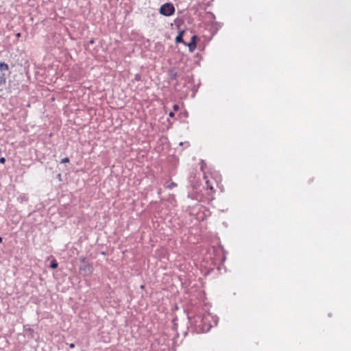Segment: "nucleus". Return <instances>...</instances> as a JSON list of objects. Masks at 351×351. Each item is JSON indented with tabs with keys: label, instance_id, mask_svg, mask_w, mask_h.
<instances>
[{
	"label": "nucleus",
	"instance_id": "obj_14",
	"mask_svg": "<svg viewBox=\"0 0 351 351\" xmlns=\"http://www.w3.org/2000/svg\"><path fill=\"white\" fill-rule=\"evenodd\" d=\"M16 36L17 38H19V37L21 36V34H20V33H17V34H16Z\"/></svg>",
	"mask_w": 351,
	"mask_h": 351
},
{
	"label": "nucleus",
	"instance_id": "obj_2",
	"mask_svg": "<svg viewBox=\"0 0 351 351\" xmlns=\"http://www.w3.org/2000/svg\"><path fill=\"white\" fill-rule=\"evenodd\" d=\"M80 270L83 275L88 276L93 273V267L92 265L85 263L84 265L80 267Z\"/></svg>",
	"mask_w": 351,
	"mask_h": 351
},
{
	"label": "nucleus",
	"instance_id": "obj_4",
	"mask_svg": "<svg viewBox=\"0 0 351 351\" xmlns=\"http://www.w3.org/2000/svg\"><path fill=\"white\" fill-rule=\"evenodd\" d=\"M184 34V31L182 30V31H180L178 34V35L176 37V43H184L183 39H182V36H183V34Z\"/></svg>",
	"mask_w": 351,
	"mask_h": 351
},
{
	"label": "nucleus",
	"instance_id": "obj_1",
	"mask_svg": "<svg viewBox=\"0 0 351 351\" xmlns=\"http://www.w3.org/2000/svg\"><path fill=\"white\" fill-rule=\"evenodd\" d=\"M174 12V6L170 3L163 4L160 8V13L166 16H171Z\"/></svg>",
	"mask_w": 351,
	"mask_h": 351
},
{
	"label": "nucleus",
	"instance_id": "obj_5",
	"mask_svg": "<svg viewBox=\"0 0 351 351\" xmlns=\"http://www.w3.org/2000/svg\"><path fill=\"white\" fill-rule=\"evenodd\" d=\"M0 69L1 71H6L8 70V65L4 62H0Z\"/></svg>",
	"mask_w": 351,
	"mask_h": 351
},
{
	"label": "nucleus",
	"instance_id": "obj_8",
	"mask_svg": "<svg viewBox=\"0 0 351 351\" xmlns=\"http://www.w3.org/2000/svg\"><path fill=\"white\" fill-rule=\"evenodd\" d=\"M209 316H210L209 315H208L205 316V317L202 319V321H203L204 322H206L208 319V317H209Z\"/></svg>",
	"mask_w": 351,
	"mask_h": 351
},
{
	"label": "nucleus",
	"instance_id": "obj_11",
	"mask_svg": "<svg viewBox=\"0 0 351 351\" xmlns=\"http://www.w3.org/2000/svg\"><path fill=\"white\" fill-rule=\"evenodd\" d=\"M169 115V117H173L174 116V114L173 112H170Z\"/></svg>",
	"mask_w": 351,
	"mask_h": 351
},
{
	"label": "nucleus",
	"instance_id": "obj_9",
	"mask_svg": "<svg viewBox=\"0 0 351 351\" xmlns=\"http://www.w3.org/2000/svg\"><path fill=\"white\" fill-rule=\"evenodd\" d=\"M5 158H0V162H1V163H4V162H5Z\"/></svg>",
	"mask_w": 351,
	"mask_h": 351
},
{
	"label": "nucleus",
	"instance_id": "obj_13",
	"mask_svg": "<svg viewBox=\"0 0 351 351\" xmlns=\"http://www.w3.org/2000/svg\"><path fill=\"white\" fill-rule=\"evenodd\" d=\"M74 346H74V344H73V343H71V344H70V346H69V347H70L71 348H74Z\"/></svg>",
	"mask_w": 351,
	"mask_h": 351
},
{
	"label": "nucleus",
	"instance_id": "obj_10",
	"mask_svg": "<svg viewBox=\"0 0 351 351\" xmlns=\"http://www.w3.org/2000/svg\"><path fill=\"white\" fill-rule=\"evenodd\" d=\"M173 109H174V110H178V105H174L173 106Z\"/></svg>",
	"mask_w": 351,
	"mask_h": 351
},
{
	"label": "nucleus",
	"instance_id": "obj_15",
	"mask_svg": "<svg viewBox=\"0 0 351 351\" xmlns=\"http://www.w3.org/2000/svg\"><path fill=\"white\" fill-rule=\"evenodd\" d=\"M136 79H139L138 75H136Z\"/></svg>",
	"mask_w": 351,
	"mask_h": 351
},
{
	"label": "nucleus",
	"instance_id": "obj_16",
	"mask_svg": "<svg viewBox=\"0 0 351 351\" xmlns=\"http://www.w3.org/2000/svg\"><path fill=\"white\" fill-rule=\"evenodd\" d=\"M2 241V238L0 237V243Z\"/></svg>",
	"mask_w": 351,
	"mask_h": 351
},
{
	"label": "nucleus",
	"instance_id": "obj_12",
	"mask_svg": "<svg viewBox=\"0 0 351 351\" xmlns=\"http://www.w3.org/2000/svg\"><path fill=\"white\" fill-rule=\"evenodd\" d=\"M210 329V326H208L206 329H204V331L206 332Z\"/></svg>",
	"mask_w": 351,
	"mask_h": 351
},
{
	"label": "nucleus",
	"instance_id": "obj_3",
	"mask_svg": "<svg viewBox=\"0 0 351 351\" xmlns=\"http://www.w3.org/2000/svg\"><path fill=\"white\" fill-rule=\"evenodd\" d=\"M196 40H197V36H193L191 37V42L189 44L184 43V44L185 45H187L189 47V49L191 52H193L196 48Z\"/></svg>",
	"mask_w": 351,
	"mask_h": 351
},
{
	"label": "nucleus",
	"instance_id": "obj_7",
	"mask_svg": "<svg viewBox=\"0 0 351 351\" xmlns=\"http://www.w3.org/2000/svg\"><path fill=\"white\" fill-rule=\"evenodd\" d=\"M69 161L68 158H64L62 160V163L68 162Z\"/></svg>",
	"mask_w": 351,
	"mask_h": 351
},
{
	"label": "nucleus",
	"instance_id": "obj_6",
	"mask_svg": "<svg viewBox=\"0 0 351 351\" xmlns=\"http://www.w3.org/2000/svg\"><path fill=\"white\" fill-rule=\"evenodd\" d=\"M50 267L53 269H56L58 267V263L56 262V261L55 259L52 260Z\"/></svg>",
	"mask_w": 351,
	"mask_h": 351
}]
</instances>
